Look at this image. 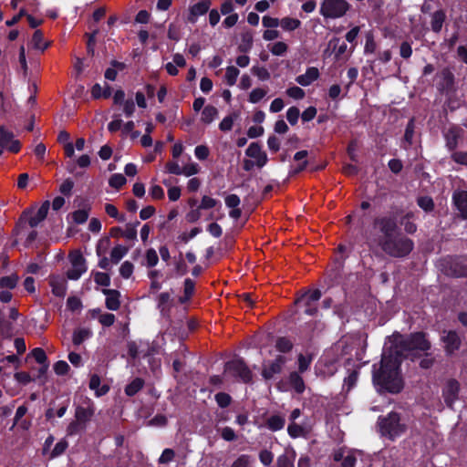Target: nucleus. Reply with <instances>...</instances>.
I'll list each match as a JSON object with an SVG mask.
<instances>
[{
  "label": "nucleus",
  "mask_w": 467,
  "mask_h": 467,
  "mask_svg": "<svg viewBox=\"0 0 467 467\" xmlns=\"http://www.w3.org/2000/svg\"><path fill=\"white\" fill-rule=\"evenodd\" d=\"M402 358L395 355L385 345L379 368L374 366L373 382L379 390L398 393L403 389V379L400 373Z\"/></svg>",
  "instance_id": "1"
},
{
  "label": "nucleus",
  "mask_w": 467,
  "mask_h": 467,
  "mask_svg": "<svg viewBox=\"0 0 467 467\" xmlns=\"http://www.w3.org/2000/svg\"><path fill=\"white\" fill-rule=\"evenodd\" d=\"M375 226H378L382 234L377 244L385 253L397 257L405 256L410 253L413 248L412 241L407 237L394 236L397 227L394 219L389 217L377 219Z\"/></svg>",
  "instance_id": "2"
},
{
  "label": "nucleus",
  "mask_w": 467,
  "mask_h": 467,
  "mask_svg": "<svg viewBox=\"0 0 467 467\" xmlns=\"http://www.w3.org/2000/svg\"><path fill=\"white\" fill-rule=\"evenodd\" d=\"M386 346L395 352V355L403 358L412 355L413 351H427L431 348V343L423 333H415L409 337L395 334Z\"/></svg>",
  "instance_id": "3"
},
{
  "label": "nucleus",
  "mask_w": 467,
  "mask_h": 467,
  "mask_svg": "<svg viewBox=\"0 0 467 467\" xmlns=\"http://www.w3.org/2000/svg\"><path fill=\"white\" fill-rule=\"evenodd\" d=\"M379 427L382 435L394 439L401 435L406 426L400 422V415L396 412H390L387 417L379 419Z\"/></svg>",
  "instance_id": "4"
},
{
  "label": "nucleus",
  "mask_w": 467,
  "mask_h": 467,
  "mask_svg": "<svg viewBox=\"0 0 467 467\" xmlns=\"http://www.w3.org/2000/svg\"><path fill=\"white\" fill-rule=\"evenodd\" d=\"M350 8L346 0H322L319 13L326 19L343 17Z\"/></svg>",
  "instance_id": "5"
},
{
  "label": "nucleus",
  "mask_w": 467,
  "mask_h": 467,
  "mask_svg": "<svg viewBox=\"0 0 467 467\" xmlns=\"http://www.w3.org/2000/svg\"><path fill=\"white\" fill-rule=\"evenodd\" d=\"M71 267L68 269L67 275L71 280H78L86 273V261L79 251H74L69 254Z\"/></svg>",
  "instance_id": "6"
},
{
  "label": "nucleus",
  "mask_w": 467,
  "mask_h": 467,
  "mask_svg": "<svg viewBox=\"0 0 467 467\" xmlns=\"http://www.w3.org/2000/svg\"><path fill=\"white\" fill-rule=\"evenodd\" d=\"M321 297V293L319 290H309L299 296L296 304L299 307L305 308V313L307 315H314L317 311V303Z\"/></svg>",
  "instance_id": "7"
},
{
  "label": "nucleus",
  "mask_w": 467,
  "mask_h": 467,
  "mask_svg": "<svg viewBox=\"0 0 467 467\" xmlns=\"http://www.w3.org/2000/svg\"><path fill=\"white\" fill-rule=\"evenodd\" d=\"M226 371L234 377L239 378L244 382H249L252 379V373L245 366L243 360L234 359L227 363Z\"/></svg>",
  "instance_id": "8"
},
{
  "label": "nucleus",
  "mask_w": 467,
  "mask_h": 467,
  "mask_svg": "<svg viewBox=\"0 0 467 467\" xmlns=\"http://www.w3.org/2000/svg\"><path fill=\"white\" fill-rule=\"evenodd\" d=\"M95 410L96 408L93 401L88 398H85L82 405L76 408L75 418L87 425L94 416Z\"/></svg>",
  "instance_id": "9"
},
{
  "label": "nucleus",
  "mask_w": 467,
  "mask_h": 467,
  "mask_svg": "<svg viewBox=\"0 0 467 467\" xmlns=\"http://www.w3.org/2000/svg\"><path fill=\"white\" fill-rule=\"evenodd\" d=\"M0 147L10 152L16 153L20 150V142L16 140L14 134L5 127L0 128Z\"/></svg>",
  "instance_id": "10"
},
{
  "label": "nucleus",
  "mask_w": 467,
  "mask_h": 467,
  "mask_svg": "<svg viewBox=\"0 0 467 467\" xmlns=\"http://www.w3.org/2000/svg\"><path fill=\"white\" fill-rule=\"evenodd\" d=\"M460 385L455 379H449L442 389V396L445 403L451 407L455 400L458 399Z\"/></svg>",
  "instance_id": "11"
},
{
  "label": "nucleus",
  "mask_w": 467,
  "mask_h": 467,
  "mask_svg": "<svg viewBox=\"0 0 467 467\" xmlns=\"http://www.w3.org/2000/svg\"><path fill=\"white\" fill-rule=\"evenodd\" d=\"M245 153L248 157L254 160L255 165L259 168L264 167L268 161L266 153L262 150L261 146L257 142H252L246 149Z\"/></svg>",
  "instance_id": "12"
},
{
  "label": "nucleus",
  "mask_w": 467,
  "mask_h": 467,
  "mask_svg": "<svg viewBox=\"0 0 467 467\" xmlns=\"http://www.w3.org/2000/svg\"><path fill=\"white\" fill-rule=\"evenodd\" d=\"M285 363V358L283 356H278L274 361L264 366L262 372L263 377L266 379L273 378L275 374L281 371Z\"/></svg>",
  "instance_id": "13"
},
{
  "label": "nucleus",
  "mask_w": 467,
  "mask_h": 467,
  "mask_svg": "<svg viewBox=\"0 0 467 467\" xmlns=\"http://www.w3.org/2000/svg\"><path fill=\"white\" fill-rule=\"evenodd\" d=\"M441 339L444 343L445 351L448 354H452L460 348L461 339L454 331L446 332L445 335L442 336Z\"/></svg>",
  "instance_id": "14"
},
{
  "label": "nucleus",
  "mask_w": 467,
  "mask_h": 467,
  "mask_svg": "<svg viewBox=\"0 0 467 467\" xmlns=\"http://www.w3.org/2000/svg\"><path fill=\"white\" fill-rule=\"evenodd\" d=\"M453 203L463 219H467V192L456 191L452 196Z\"/></svg>",
  "instance_id": "15"
},
{
  "label": "nucleus",
  "mask_w": 467,
  "mask_h": 467,
  "mask_svg": "<svg viewBox=\"0 0 467 467\" xmlns=\"http://www.w3.org/2000/svg\"><path fill=\"white\" fill-rule=\"evenodd\" d=\"M49 206V202L46 201L34 214L30 215L28 223L32 228L36 227L42 221L45 220L47 215Z\"/></svg>",
  "instance_id": "16"
},
{
  "label": "nucleus",
  "mask_w": 467,
  "mask_h": 467,
  "mask_svg": "<svg viewBox=\"0 0 467 467\" xmlns=\"http://www.w3.org/2000/svg\"><path fill=\"white\" fill-rule=\"evenodd\" d=\"M211 2L209 0H202L193 5L190 9L189 21L195 23L196 18L204 15L210 8Z\"/></svg>",
  "instance_id": "17"
},
{
  "label": "nucleus",
  "mask_w": 467,
  "mask_h": 467,
  "mask_svg": "<svg viewBox=\"0 0 467 467\" xmlns=\"http://www.w3.org/2000/svg\"><path fill=\"white\" fill-rule=\"evenodd\" d=\"M319 77V71L317 67H308L306 71L296 77V81L304 87L309 86Z\"/></svg>",
  "instance_id": "18"
},
{
  "label": "nucleus",
  "mask_w": 467,
  "mask_h": 467,
  "mask_svg": "<svg viewBox=\"0 0 467 467\" xmlns=\"http://www.w3.org/2000/svg\"><path fill=\"white\" fill-rule=\"evenodd\" d=\"M49 285L52 288V293L59 297H63L67 291V283L63 277L52 276L49 281Z\"/></svg>",
  "instance_id": "19"
},
{
  "label": "nucleus",
  "mask_w": 467,
  "mask_h": 467,
  "mask_svg": "<svg viewBox=\"0 0 467 467\" xmlns=\"http://www.w3.org/2000/svg\"><path fill=\"white\" fill-rule=\"evenodd\" d=\"M296 451L293 449L285 450V451L277 458V467H295Z\"/></svg>",
  "instance_id": "20"
},
{
  "label": "nucleus",
  "mask_w": 467,
  "mask_h": 467,
  "mask_svg": "<svg viewBox=\"0 0 467 467\" xmlns=\"http://www.w3.org/2000/svg\"><path fill=\"white\" fill-rule=\"evenodd\" d=\"M89 388L95 391L97 397L105 395L109 389L107 385H101L100 378L96 374L90 377Z\"/></svg>",
  "instance_id": "21"
},
{
  "label": "nucleus",
  "mask_w": 467,
  "mask_h": 467,
  "mask_svg": "<svg viewBox=\"0 0 467 467\" xmlns=\"http://www.w3.org/2000/svg\"><path fill=\"white\" fill-rule=\"evenodd\" d=\"M218 109L213 105H207L203 108L201 114V121L204 124H211L218 117Z\"/></svg>",
  "instance_id": "22"
},
{
  "label": "nucleus",
  "mask_w": 467,
  "mask_h": 467,
  "mask_svg": "<svg viewBox=\"0 0 467 467\" xmlns=\"http://www.w3.org/2000/svg\"><path fill=\"white\" fill-rule=\"evenodd\" d=\"M106 294V306L109 310H117L120 306L119 293L116 290H105Z\"/></svg>",
  "instance_id": "23"
},
{
  "label": "nucleus",
  "mask_w": 467,
  "mask_h": 467,
  "mask_svg": "<svg viewBox=\"0 0 467 467\" xmlns=\"http://www.w3.org/2000/svg\"><path fill=\"white\" fill-rule=\"evenodd\" d=\"M358 379V370H351L345 378L342 389L344 392H349L357 384Z\"/></svg>",
  "instance_id": "24"
},
{
  "label": "nucleus",
  "mask_w": 467,
  "mask_h": 467,
  "mask_svg": "<svg viewBox=\"0 0 467 467\" xmlns=\"http://www.w3.org/2000/svg\"><path fill=\"white\" fill-rule=\"evenodd\" d=\"M445 20V13L441 10L436 11L431 16V29L434 32H440L441 30L443 22Z\"/></svg>",
  "instance_id": "25"
},
{
  "label": "nucleus",
  "mask_w": 467,
  "mask_h": 467,
  "mask_svg": "<svg viewBox=\"0 0 467 467\" xmlns=\"http://www.w3.org/2000/svg\"><path fill=\"white\" fill-rule=\"evenodd\" d=\"M461 129L457 127L450 128L447 130L445 137L447 140V145L449 146L450 149H453L456 147L457 140L461 135Z\"/></svg>",
  "instance_id": "26"
},
{
  "label": "nucleus",
  "mask_w": 467,
  "mask_h": 467,
  "mask_svg": "<svg viewBox=\"0 0 467 467\" xmlns=\"http://www.w3.org/2000/svg\"><path fill=\"white\" fill-rule=\"evenodd\" d=\"M31 355L34 357L36 361L42 366L40 368V373H45L48 367L47 364L46 363L47 362V355H46L45 351L40 348H36L32 350Z\"/></svg>",
  "instance_id": "27"
},
{
  "label": "nucleus",
  "mask_w": 467,
  "mask_h": 467,
  "mask_svg": "<svg viewBox=\"0 0 467 467\" xmlns=\"http://www.w3.org/2000/svg\"><path fill=\"white\" fill-rule=\"evenodd\" d=\"M92 332L89 328H78L73 333V343L75 345H80L82 342L89 338Z\"/></svg>",
  "instance_id": "28"
},
{
  "label": "nucleus",
  "mask_w": 467,
  "mask_h": 467,
  "mask_svg": "<svg viewBox=\"0 0 467 467\" xmlns=\"http://www.w3.org/2000/svg\"><path fill=\"white\" fill-rule=\"evenodd\" d=\"M128 251V247L122 244L116 245L110 252V260L114 264L119 263L127 254Z\"/></svg>",
  "instance_id": "29"
},
{
  "label": "nucleus",
  "mask_w": 467,
  "mask_h": 467,
  "mask_svg": "<svg viewBox=\"0 0 467 467\" xmlns=\"http://www.w3.org/2000/svg\"><path fill=\"white\" fill-rule=\"evenodd\" d=\"M301 26L300 20L292 17H284L280 20V26L285 31H294Z\"/></svg>",
  "instance_id": "30"
},
{
  "label": "nucleus",
  "mask_w": 467,
  "mask_h": 467,
  "mask_svg": "<svg viewBox=\"0 0 467 467\" xmlns=\"http://www.w3.org/2000/svg\"><path fill=\"white\" fill-rule=\"evenodd\" d=\"M140 224V222H136L135 223H128L125 226V229H122L121 237L127 240H136L137 238V227Z\"/></svg>",
  "instance_id": "31"
},
{
  "label": "nucleus",
  "mask_w": 467,
  "mask_h": 467,
  "mask_svg": "<svg viewBox=\"0 0 467 467\" xmlns=\"http://www.w3.org/2000/svg\"><path fill=\"white\" fill-rule=\"evenodd\" d=\"M87 428V425L83 422L79 421L75 418V420L70 422L67 428V434L69 436H73L84 431Z\"/></svg>",
  "instance_id": "32"
},
{
  "label": "nucleus",
  "mask_w": 467,
  "mask_h": 467,
  "mask_svg": "<svg viewBox=\"0 0 467 467\" xmlns=\"http://www.w3.org/2000/svg\"><path fill=\"white\" fill-rule=\"evenodd\" d=\"M18 282V276L16 275H10L0 278V288L1 289H13L16 286Z\"/></svg>",
  "instance_id": "33"
},
{
  "label": "nucleus",
  "mask_w": 467,
  "mask_h": 467,
  "mask_svg": "<svg viewBox=\"0 0 467 467\" xmlns=\"http://www.w3.org/2000/svg\"><path fill=\"white\" fill-rule=\"evenodd\" d=\"M289 383L297 393H302L305 389L303 379L296 372L290 374Z\"/></svg>",
  "instance_id": "34"
},
{
  "label": "nucleus",
  "mask_w": 467,
  "mask_h": 467,
  "mask_svg": "<svg viewBox=\"0 0 467 467\" xmlns=\"http://www.w3.org/2000/svg\"><path fill=\"white\" fill-rule=\"evenodd\" d=\"M285 426V419L278 415L271 416L267 420V427L273 431H279Z\"/></svg>",
  "instance_id": "35"
},
{
  "label": "nucleus",
  "mask_w": 467,
  "mask_h": 467,
  "mask_svg": "<svg viewBox=\"0 0 467 467\" xmlns=\"http://www.w3.org/2000/svg\"><path fill=\"white\" fill-rule=\"evenodd\" d=\"M240 74V71L237 67L234 66H229L226 68L224 79L228 86H234L236 83L237 78Z\"/></svg>",
  "instance_id": "36"
},
{
  "label": "nucleus",
  "mask_w": 467,
  "mask_h": 467,
  "mask_svg": "<svg viewBox=\"0 0 467 467\" xmlns=\"http://www.w3.org/2000/svg\"><path fill=\"white\" fill-rule=\"evenodd\" d=\"M89 206L85 205L82 209H78L72 213V218L77 223H83L88 218Z\"/></svg>",
  "instance_id": "37"
},
{
  "label": "nucleus",
  "mask_w": 467,
  "mask_h": 467,
  "mask_svg": "<svg viewBox=\"0 0 467 467\" xmlns=\"http://www.w3.org/2000/svg\"><path fill=\"white\" fill-rule=\"evenodd\" d=\"M91 94L94 99L99 98H109L111 94L110 88L108 85H106L105 88H103L99 84H95L92 87Z\"/></svg>",
  "instance_id": "38"
},
{
  "label": "nucleus",
  "mask_w": 467,
  "mask_h": 467,
  "mask_svg": "<svg viewBox=\"0 0 467 467\" xmlns=\"http://www.w3.org/2000/svg\"><path fill=\"white\" fill-rule=\"evenodd\" d=\"M159 262V256L155 249L150 248L145 253V265L147 267H154Z\"/></svg>",
  "instance_id": "39"
},
{
  "label": "nucleus",
  "mask_w": 467,
  "mask_h": 467,
  "mask_svg": "<svg viewBox=\"0 0 467 467\" xmlns=\"http://www.w3.org/2000/svg\"><path fill=\"white\" fill-rule=\"evenodd\" d=\"M32 44L35 48L39 49L41 51H44L48 47V43L44 42L43 34L40 30L35 31L32 37Z\"/></svg>",
  "instance_id": "40"
},
{
  "label": "nucleus",
  "mask_w": 467,
  "mask_h": 467,
  "mask_svg": "<svg viewBox=\"0 0 467 467\" xmlns=\"http://www.w3.org/2000/svg\"><path fill=\"white\" fill-rule=\"evenodd\" d=\"M68 447V442L66 440H60L51 451L49 458L55 459L62 455Z\"/></svg>",
  "instance_id": "41"
},
{
  "label": "nucleus",
  "mask_w": 467,
  "mask_h": 467,
  "mask_svg": "<svg viewBox=\"0 0 467 467\" xmlns=\"http://www.w3.org/2000/svg\"><path fill=\"white\" fill-rule=\"evenodd\" d=\"M329 46L333 47L336 52V57L339 58L347 51V44L341 42L339 38H333L329 41Z\"/></svg>",
  "instance_id": "42"
},
{
  "label": "nucleus",
  "mask_w": 467,
  "mask_h": 467,
  "mask_svg": "<svg viewBox=\"0 0 467 467\" xmlns=\"http://www.w3.org/2000/svg\"><path fill=\"white\" fill-rule=\"evenodd\" d=\"M143 387V380L137 378L133 379L125 389V393L128 396L135 395Z\"/></svg>",
  "instance_id": "43"
},
{
  "label": "nucleus",
  "mask_w": 467,
  "mask_h": 467,
  "mask_svg": "<svg viewBox=\"0 0 467 467\" xmlns=\"http://www.w3.org/2000/svg\"><path fill=\"white\" fill-rule=\"evenodd\" d=\"M267 94V89L262 88H254L249 94V101L251 103H258Z\"/></svg>",
  "instance_id": "44"
},
{
  "label": "nucleus",
  "mask_w": 467,
  "mask_h": 467,
  "mask_svg": "<svg viewBox=\"0 0 467 467\" xmlns=\"http://www.w3.org/2000/svg\"><path fill=\"white\" fill-rule=\"evenodd\" d=\"M200 170H201L200 166L197 163L192 161V162L185 164L182 168V175L190 177V176L199 173Z\"/></svg>",
  "instance_id": "45"
},
{
  "label": "nucleus",
  "mask_w": 467,
  "mask_h": 467,
  "mask_svg": "<svg viewBox=\"0 0 467 467\" xmlns=\"http://www.w3.org/2000/svg\"><path fill=\"white\" fill-rule=\"evenodd\" d=\"M126 182L127 181L124 175H122L121 173H115L111 175V177L109 178V184L111 187L118 190L120 187H122L126 183Z\"/></svg>",
  "instance_id": "46"
},
{
  "label": "nucleus",
  "mask_w": 467,
  "mask_h": 467,
  "mask_svg": "<svg viewBox=\"0 0 467 467\" xmlns=\"http://www.w3.org/2000/svg\"><path fill=\"white\" fill-rule=\"evenodd\" d=\"M134 271V265L130 261H125L119 267V274L123 278H130Z\"/></svg>",
  "instance_id": "47"
},
{
  "label": "nucleus",
  "mask_w": 467,
  "mask_h": 467,
  "mask_svg": "<svg viewBox=\"0 0 467 467\" xmlns=\"http://www.w3.org/2000/svg\"><path fill=\"white\" fill-rule=\"evenodd\" d=\"M287 49V45L282 41L274 43L270 47L271 53L275 56H283L286 53Z\"/></svg>",
  "instance_id": "48"
},
{
  "label": "nucleus",
  "mask_w": 467,
  "mask_h": 467,
  "mask_svg": "<svg viewBox=\"0 0 467 467\" xmlns=\"http://www.w3.org/2000/svg\"><path fill=\"white\" fill-rule=\"evenodd\" d=\"M237 118V115L232 116H226L224 117L222 121L219 124V129L222 131H229L233 129L234 119Z\"/></svg>",
  "instance_id": "49"
},
{
  "label": "nucleus",
  "mask_w": 467,
  "mask_h": 467,
  "mask_svg": "<svg viewBox=\"0 0 467 467\" xmlns=\"http://www.w3.org/2000/svg\"><path fill=\"white\" fill-rule=\"evenodd\" d=\"M105 211L109 216L117 219L119 222L125 221V216L122 214H119V213L115 205L107 203L105 205Z\"/></svg>",
  "instance_id": "50"
},
{
  "label": "nucleus",
  "mask_w": 467,
  "mask_h": 467,
  "mask_svg": "<svg viewBox=\"0 0 467 467\" xmlns=\"http://www.w3.org/2000/svg\"><path fill=\"white\" fill-rule=\"evenodd\" d=\"M194 282L190 278H187L184 281V296L181 298L182 303L187 301L192 296L194 291Z\"/></svg>",
  "instance_id": "51"
},
{
  "label": "nucleus",
  "mask_w": 467,
  "mask_h": 467,
  "mask_svg": "<svg viewBox=\"0 0 467 467\" xmlns=\"http://www.w3.org/2000/svg\"><path fill=\"white\" fill-rule=\"evenodd\" d=\"M292 343L289 339L285 337H280L277 339L275 348L278 351L285 353L291 350Z\"/></svg>",
  "instance_id": "52"
},
{
  "label": "nucleus",
  "mask_w": 467,
  "mask_h": 467,
  "mask_svg": "<svg viewBox=\"0 0 467 467\" xmlns=\"http://www.w3.org/2000/svg\"><path fill=\"white\" fill-rule=\"evenodd\" d=\"M287 431H288V434L290 435V437H292L294 439L301 437L305 433L304 429L300 425L296 424V423L289 424L288 428H287Z\"/></svg>",
  "instance_id": "53"
},
{
  "label": "nucleus",
  "mask_w": 467,
  "mask_h": 467,
  "mask_svg": "<svg viewBox=\"0 0 467 467\" xmlns=\"http://www.w3.org/2000/svg\"><path fill=\"white\" fill-rule=\"evenodd\" d=\"M300 112L296 107H291L286 111V119L291 125L297 123Z\"/></svg>",
  "instance_id": "54"
},
{
  "label": "nucleus",
  "mask_w": 467,
  "mask_h": 467,
  "mask_svg": "<svg viewBox=\"0 0 467 467\" xmlns=\"http://www.w3.org/2000/svg\"><path fill=\"white\" fill-rule=\"evenodd\" d=\"M210 150L205 145H199L194 150L195 157L200 161H204L208 158Z\"/></svg>",
  "instance_id": "55"
},
{
  "label": "nucleus",
  "mask_w": 467,
  "mask_h": 467,
  "mask_svg": "<svg viewBox=\"0 0 467 467\" xmlns=\"http://www.w3.org/2000/svg\"><path fill=\"white\" fill-rule=\"evenodd\" d=\"M418 204L426 212L431 211L434 206L432 199L428 196L420 197L418 199Z\"/></svg>",
  "instance_id": "56"
},
{
  "label": "nucleus",
  "mask_w": 467,
  "mask_h": 467,
  "mask_svg": "<svg viewBox=\"0 0 467 467\" xmlns=\"http://www.w3.org/2000/svg\"><path fill=\"white\" fill-rule=\"evenodd\" d=\"M259 460L265 466H269L274 460V454L268 450H263L259 453Z\"/></svg>",
  "instance_id": "57"
},
{
  "label": "nucleus",
  "mask_w": 467,
  "mask_h": 467,
  "mask_svg": "<svg viewBox=\"0 0 467 467\" xmlns=\"http://www.w3.org/2000/svg\"><path fill=\"white\" fill-rule=\"evenodd\" d=\"M286 94L295 99H302L306 95L301 88L296 86L287 88Z\"/></svg>",
  "instance_id": "58"
},
{
  "label": "nucleus",
  "mask_w": 467,
  "mask_h": 467,
  "mask_svg": "<svg viewBox=\"0 0 467 467\" xmlns=\"http://www.w3.org/2000/svg\"><path fill=\"white\" fill-rule=\"evenodd\" d=\"M149 193L154 200H161L164 198V191L159 185H151Z\"/></svg>",
  "instance_id": "59"
},
{
  "label": "nucleus",
  "mask_w": 467,
  "mask_h": 467,
  "mask_svg": "<svg viewBox=\"0 0 467 467\" xmlns=\"http://www.w3.org/2000/svg\"><path fill=\"white\" fill-rule=\"evenodd\" d=\"M263 26L267 28H275L280 26V20L275 17L265 16L262 19Z\"/></svg>",
  "instance_id": "60"
},
{
  "label": "nucleus",
  "mask_w": 467,
  "mask_h": 467,
  "mask_svg": "<svg viewBox=\"0 0 467 467\" xmlns=\"http://www.w3.org/2000/svg\"><path fill=\"white\" fill-rule=\"evenodd\" d=\"M94 280L98 285L108 286L110 282V278L108 274L98 272L94 275Z\"/></svg>",
  "instance_id": "61"
},
{
  "label": "nucleus",
  "mask_w": 467,
  "mask_h": 467,
  "mask_svg": "<svg viewBox=\"0 0 467 467\" xmlns=\"http://www.w3.org/2000/svg\"><path fill=\"white\" fill-rule=\"evenodd\" d=\"M175 456V453L173 450L171 449H165L161 457L159 458V462L161 464L169 463L171 462Z\"/></svg>",
  "instance_id": "62"
},
{
  "label": "nucleus",
  "mask_w": 467,
  "mask_h": 467,
  "mask_svg": "<svg viewBox=\"0 0 467 467\" xmlns=\"http://www.w3.org/2000/svg\"><path fill=\"white\" fill-rule=\"evenodd\" d=\"M250 456L246 454L240 455L231 465V467H248L250 464Z\"/></svg>",
  "instance_id": "63"
},
{
  "label": "nucleus",
  "mask_w": 467,
  "mask_h": 467,
  "mask_svg": "<svg viewBox=\"0 0 467 467\" xmlns=\"http://www.w3.org/2000/svg\"><path fill=\"white\" fill-rule=\"evenodd\" d=\"M171 301V296L169 293H161L158 296V306L161 309V311H164Z\"/></svg>",
  "instance_id": "64"
}]
</instances>
